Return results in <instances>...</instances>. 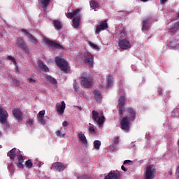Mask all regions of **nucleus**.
<instances>
[{
    "label": "nucleus",
    "mask_w": 179,
    "mask_h": 179,
    "mask_svg": "<svg viewBox=\"0 0 179 179\" xmlns=\"http://www.w3.org/2000/svg\"><path fill=\"white\" fill-rule=\"evenodd\" d=\"M82 9L77 8L73 10L72 13H66V16L68 19H73V27L78 29L80 23V11ZM74 17V18H73Z\"/></svg>",
    "instance_id": "f257e3e1"
},
{
    "label": "nucleus",
    "mask_w": 179,
    "mask_h": 179,
    "mask_svg": "<svg viewBox=\"0 0 179 179\" xmlns=\"http://www.w3.org/2000/svg\"><path fill=\"white\" fill-rule=\"evenodd\" d=\"M8 111L3 108H0V122L4 129H8Z\"/></svg>",
    "instance_id": "f03ea898"
},
{
    "label": "nucleus",
    "mask_w": 179,
    "mask_h": 179,
    "mask_svg": "<svg viewBox=\"0 0 179 179\" xmlns=\"http://www.w3.org/2000/svg\"><path fill=\"white\" fill-rule=\"evenodd\" d=\"M106 117L103 116L102 115L100 116L99 114V112L96 110L92 111V120L94 122L97 124L98 127L101 128V127H103V124H104V120Z\"/></svg>",
    "instance_id": "7ed1b4c3"
},
{
    "label": "nucleus",
    "mask_w": 179,
    "mask_h": 179,
    "mask_svg": "<svg viewBox=\"0 0 179 179\" xmlns=\"http://www.w3.org/2000/svg\"><path fill=\"white\" fill-rule=\"evenodd\" d=\"M7 156L11 159V160H14V159H17L18 162H22L23 156L22 154H20V150L16 149V148H13L11 150H10Z\"/></svg>",
    "instance_id": "20e7f679"
},
{
    "label": "nucleus",
    "mask_w": 179,
    "mask_h": 179,
    "mask_svg": "<svg viewBox=\"0 0 179 179\" xmlns=\"http://www.w3.org/2000/svg\"><path fill=\"white\" fill-rule=\"evenodd\" d=\"M55 62L57 65L58 67L62 69L64 72L66 73L68 72V62L65 61V59L59 57H55Z\"/></svg>",
    "instance_id": "39448f33"
},
{
    "label": "nucleus",
    "mask_w": 179,
    "mask_h": 179,
    "mask_svg": "<svg viewBox=\"0 0 179 179\" xmlns=\"http://www.w3.org/2000/svg\"><path fill=\"white\" fill-rule=\"evenodd\" d=\"M80 80L82 86H84V87H87V89H90V87L93 86V80L90 77L82 76L80 78Z\"/></svg>",
    "instance_id": "423d86ee"
},
{
    "label": "nucleus",
    "mask_w": 179,
    "mask_h": 179,
    "mask_svg": "<svg viewBox=\"0 0 179 179\" xmlns=\"http://www.w3.org/2000/svg\"><path fill=\"white\" fill-rule=\"evenodd\" d=\"M155 174H156L155 166L150 165L146 168L145 179H153L155 178Z\"/></svg>",
    "instance_id": "0eeeda50"
},
{
    "label": "nucleus",
    "mask_w": 179,
    "mask_h": 179,
    "mask_svg": "<svg viewBox=\"0 0 179 179\" xmlns=\"http://www.w3.org/2000/svg\"><path fill=\"white\" fill-rule=\"evenodd\" d=\"M84 62L89 65L90 67L93 66V62L94 60V57L89 52H85L83 54Z\"/></svg>",
    "instance_id": "6e6552de"
},
{
    "label": "nucleus",
    "mask_w": 179,
    "mask_h": 179,
    "mask_svg": "<svg viewBox=\"0 0 179 179\" xmlns=\"http://www.w3.org/2000/svg\"><path fill=\"white\" fill-rule=\"evenodd\" d=\"M125 97L122 96L119 99L118 107H119V114L121 118L124 116V111H125Z\"/></svg>",
    "instance_id": "1a4fd4ad"
},
{
    "label": "nucleus",
    "mask_w": 179,
    "mask_h": 179,
    "mask_svg": "<svg viewBox=\"0 0 179 179\" xmlns=\"http://www.w3.org/2000/svg\"><path fill=\"white\" fill-rule=\"evenodd\" d=\"M129 122H131V120H129V117H123L120 122V128L123 131H129Z\"/></svg>",
    "instance_id": "9d476101"
},
{
    "label": "nucleus",
    "mask_w": 179,
    "mask_h": 179,
    "mask_svg": "<svg viewBox=\"0 0 179 179\" xmlns=\"http://www.w3.org/2000/svg\"><path fill=\"white\" fill-rule=\"evenodd\" d=\"M65 107H66V104H65V101H62V103H56V110L59 115H62V114H64V112L65 111Z\"/></svg>",
    "instance_id": "9b49d317"
},
{
    "label": "nucleus",
    "mask_w": 179,
    "mask_h": 179,
    "mask_svg": "<svg viewBox=\"0 0 179 179\" xmlns=\"http://www.w3.org/2000/svg\"><path fill=\"white\" fill-rule=\"evenodd\" d=\"M108 27V24H107V21L101 22L99 25L96 27L95 33L96 34H99L100 31H102V30H106Z\"/></svg>",
    "instance_id": "f8f14e48"
},
{
    "label": "nucleus",
    "mask_w": 179,
    "mask_h": 179,
    "mask_svg": "<svg viewBox=\"0 0 179 179\" xmlns=\"http://www.w3.org/2000/svg\"><path fill=\"white\" fill-rule=\"evenodd\" d=\"M52 167L55 169V170L59 172L64 171V170L66 169V166H65V165L61 162H55L52 164Z\"/></svg>",
    "instance_id": "ddd939ff"
},
{
    "label": "nucleus",
    "mask_w": 179,
    "mask_h": 179,
    "mask_svg": "<svg viewBox=\"0 0 179 179\" xmlns=\"http://www.w3.org/2000/svg\"><path fill=\"white\" fill-rule=\"evenodd\" d=\"M78 137L79 142H81L84 146H87V138H86V136L85 134H83V132H78Z\"/></svg>",
    "instance_id": "4468645a"
},
{
    "label": "nucleus",
    "mask_w": 179,
    "mask_h": 179,
    "mask_svg": "<svg viewBox=\"0 0 179 179\" xmlns=\"http://www.w3.org/2000/svg\"><path fill=\"white\" fill-rule=\"evenodd\" d=\"M13 114L17 121H22L23 120V114H22V111L19 109H14L13 111Z\"/></svg>",
    "instance_id": "2eb2a0df"
},
{
    "label": "nucleus",
    "mask_w": 179,
    "mask_h": 179,
    "mask_svg": "<svg viewBox=\"0 0 179 179\" xmlns=\"http://www.w3.org/2000/svg\"><path fill=\"white\" fill-rule=\"evenodd\" d=\"M45 114V110H41L37 115L38 121L39 124H41L42 125H45V120H44Z\"/></svg>",
    "instance_id": "dca6fc26"
},
{
    "label": "nucleus",
    "mask_w": 179,
    "mask_h": 179,
    "mask_svg": "<svg viewBox=\"0 0 179 179\" xmlns=\"http://www.w3.org/2000/svg\"><path fill=\"white\" fill-rule=\"evenodd\" d=\"M22 33H24V36L28 37V38H29V40H31L32 41V43H34V44H37V40H36L35 38L34 37V36L31 35L30 33H29V31H27V30L22 29Z\"/></svg>",
    "instance_id": "f3484780"
},
{
    "label": "nucleus",
    "mask_w": 179,
    "mask_h": 179,
    "mask_svg": "<svg viewBox=\"0 0 179 179\" xmlns=\"http://www.w3.org/2000/svg\"><path fill=\"white\" fill-rule=\"evenodd\" d=\"M38 66H39V68H41L43 72H50V69H48V66H47V65H45V64H44V62L41 60L38 62Z\"/></svg>",
    "instance_id": "a211bd4d"
},
{
    "label": "nucleus",
    "mask_w": 179,
    "mask_h": 179,
    "mask_svg": "<svg viewBox=\"0 0 179 179\" xmlns=\"http://www.w3.org/2000/svg\"><path fill=\"white\" fill-rule=\"evenodd\" d=\"M150 27V18H147L143 21L142 30H149Z\"/></svg>",
    "instance_id": "6ab92c4d"
},
{
    "label": "nucleus",
    "mask_w": 179,
    "mask_h": 179,
    "mask_svg": "<svg viewBox=\"0 0 179 179\" xmlns=\"http://www.w3.org/2000/svg\"><path fill=\"white\" fill-rule=\"evenodd\" d=\"M128 113L129 114L130 117H129V121H134L135 120V117L136 115V113L134 109L131 108H127Z\"/></svg>",
    "instance_id": "aec40b11"
},
{
    "label": "nucleus",
    "mask_w": 179,
    "mask_h": 179,
    "mask_svg": "<svg viewBox=\"0 0 179 179\" xmlns=\"http://www.w3.org/2000/svg\"><path fill=\"white\" fill-rule=\"evenodd\" d=\"M90 8H92V9H94L95 10L96 9H99V8H100V4H99V1H94V0H92L90 2Z\"/></svg>",
    "instance_id": "412c9836"
},
{
    "label": "nucleus",
    "mask_w": 179,
    "mask_h": 179,
    "mask_svg": "<svg viewBox=\"0 0 179 179\" xmlns=\"http://www.w3.org/2000/svg\"><path fill=\"white\" fill-rule=\"evenodd\" d=\"M104 179H118V175L115 172H110Z\"/></svg>",
    "instance_id": "4be33fe9"
},
{
    "label": "nucleus",
    "mask_w": 179,
    "mask_h": 179,
    "mask_svg": "<svg viewBox=\"0 0 179 179\" xmlns=\"http://www.w3.org/2000/svg\"><path fill=\"white\" fill-rule=\"evenodd\" d=\"M94 99L96 100L98 103H100V101H101V93H100V92H99L98 90H94Z\"/></svg>",
    "instance_id": "5701e85b"
},
{
    "label": "nucleus",
    "mask_w": 179,
    "mask_h": 179,
    "mask_svg": "<svg viewBox=\"0 0 179 179\" xmlns=\"http://www.w3.org/2000/svg\"><path fill=\"white\" fill-rule=\"evenodd\" d=\"M51 0H38V4L41 5L42 8H45L48 6Z\"/></svg>",
    "instance_id": "b1692460"
},
{
    "label": "nucleus",
    "mask_w": 179,
    "mask_h": 179,
    "mask_svg": "<svg viewBox=\"0 0 179 179\" xmlns=\"http://www.w3.org/2000/svg\"><path fill=\"white\" fill-rule=\"evenodd\" d=\"M114 78L111 76H108V79L106 81L107 87H112L114 83Z\"/></svg>",
    "instance_id": "393cba45"
},
{
    "label": "nucleus",
    "mask_w": 179,
    "mask_h": 179,
    "mask_svg": "<svg viewBox=\"0 0 179 179\" xmlns=\"http://www.w3.org/2000/svg\"><path fill=\"white\" fill-rule=\"evenodd\" d=\"M53 24L56 30H61V29L62 28V24L59 20H54Z\"/></svg>",
    "instance_id": "a878e982"
},
{
    "label": "nucleus",
    "mask_w": 179,
    "mask_h": 179,
    "mask_svg": "<svg viewBox=\"0 0 179 179\" xmlns=\"http://www.w3.org/2000/svg\"><path fill=\"white\" fill-rule=\"evenodd\" d=\"M45 78L48 82H50V83H52V85H57V80L55 78L50 76H45Z\"/></svg>",
    "instance_id": "bb28decb"
},
{
    "label": "nucleus",
    "mask_w": 179,
    "mask_h": 179,
    "mask_svg": "<svg viewBox=\"0 0 179 179\" xmlns=\"http://www.w3.org/2000/svg\"><path fill=\"white\" fill-rule=\"evenodd\" d=\"M89 125H90V127L88 128V132H90L91 135H96V129H94V126L90 123Z\"/></svg>",
    "instance_id": "cd10ccee"
},
{
    "label": "nucleus",
    "mask_w": 179,
    "mask_h": 179,
    "mask_svg": "<svg viewBox=\"0 0 179 179\" xmlns=\"http://www.w3.org/2000/svg\"><path fill=\"white\" fill-rule=\"evenodd\" d=\"M50 50H53L54 51H58V50H64L63 45H50L49 46Z\"/></svg>",
    "instance_id": "c85d7f7f"
},
{
    "label": "nucleus",
    "mask_w": 179,
    "mask_h": 179,
    "mask_svg": "<svg viewBox=\"0 0 179 179\" xmlns=\"http://www.w3.org/2000/svg\"><path fill=\"white\" fill-rule=\"evenodd\" d=\"M100 146H101V142L100 141L96 140L94 141V149H96V150H99V149H100Z\"/></svg>",
    "instance_id": "c756f323"
},
{
    "label": "nucleus",
    "mask_w": 179,
    "mask_h": 179,
    "mask_svg": "<svg viewBox=\"0 0 179 179\" xmlns=\"http://www.w3.org/2000/svg\"><path fill=\"white\" fill-rule=\"evenodd\" d=\"M44 41L45 44H47L48 45H59V44L56 43L55 42L51 41L48 38H45Z\"/></svg>",
    "instance_id": "7c9ffc66"
},
{
    "label": "nucleus",
    "mask_w": 179,
    "mask_h": 179,
    "mask_svg": "<svg viewBox=\"0 0 179 179\" xmlns=\"http://www.w3.org/2000/svg\"><path fill=\"white\" fill-rule=\"evenodd\" d=\"M113 143L114 145H113V149H115V146L120 143V138L119 137H114L113 139Z\"/></svg>",
    "instance_id": "2f4dec72"
},
{
    "label": "nucleus",
    "mask_w": 179,
    "mask_h": 179,
    "mask_svg": "<svg viewBox=\"0 0 179 179\" xmlns=\"http://www.w3.org/2000/svg\"><path fill=\"white\" fill-rule=\"evenodd\" d=\"M119 45H129V41L128 39H123L119 42Z\"/></svg>",
    "instance_id": "473e14b6"
},
{
    "label": "nucleus",
    "mask_w": 179,
    "mask_h": 179,
    "mask_svg": "<svg viewBox=\"0 0 179 179\" xmlns=\"http://www.w3.org/2000/svg\"><path fill=\"white\" fill-rule=\"evenodd\" d=\"M56 135L58 138H64L65 136V132H62L60 130L56 131Z\"/></svg>",
    "instance_id": "72a5a7b5"
},
{
    "label": "nucleus",
    "mask_w": 179,
    "mask_h": 179,
    "mask_svg": "<svg viewBox=\"0 0 179 179\" xmlns=\"http://www.w3.org/2000/svg\"><path fill=\"white\" fill-rule=\"evenodd\" d=\"M129 48H131V46L129 45H119L120 51H124V50H129Z\"/></svg>",
    "instance_id": "f704fd0d"
},
{
    "label": "nucleus",
    "mask_w": 179,
    "mask_h": 179,
    "mask_svg": "<svg viewBox=\"0 0 179 179\" xmlns=\"http://www.w3.org/2000/svg\"><path fill=\"white\" fill-rule=\"evenodd\" d=\"M17 45H24V41L22 38H17Z\"/></svg>",
    "instance_id": "c9c22d12"
},
{
    "label": "nucleus",
    "mask_w": 179,
    "mask_h": 179,
    "mask_svg": "<svg viewBox=\"0 0 179 179\" xmlns=\"http://www.w3.org/2000/svg\"><path fill=\"white\" fill-rule=\"evenodd\" d=\"M25 165L27 169H31L33 167V162H31V160H27L25 163Z\"/></svg>",
    "instance_id": "e433bc0d"
},
{
    "label": "nucleus",
    "mask_w": 179,
    "mask_h": 179,
    "mask_svg": "<svg viewBox=\"0 0 179 179\" xmlns=\"http://www.w3.org/2000/svg\"><path fill=\"white\" fill-rule=\"evenodd\" d=\"M7 59H8V61H11V62H13V64H14V65H15L16 66L17 63H16V59H15V57L12 56H8Z\"/></svg>",
    "instance_id": "4c0bfd02"
},
{
    "label": "nucleus",
    "mask_w": 179,
    "mask_h": 179,
    "mask_svg": "<svg viewBox=\"0 0 179 179\" xmlns=\"http://www.w3.org/2000/svg\"><path fill=\"white\" fill-rule=\"evenodd\" d=\"M177 41H178L177 39H172L168 43V45H177Z\"/></svg>",
    "instance_id": "58836bf2"
},
{
    "label": "nucleus",
    "mask_w": 179,
    "mask_h": 179,
    "mask_svg": "<svg viewBox=\"0 0 179 179\" xmlns=\"http://www.w3.org/2000/svg\"><path fill=\"white\" fill-rule=\"evenodd\" d=\"M12 81L15 86H20V82H19V80H17V79L13 78Z\"/></svg>",
    "instance_id": "ea45409f"
},
{
    "label": "nucleus",
    "mask_w": 179,
    "mask_h": 179,
    "mask_svg": "<svg viewBox=\"0 0 179 179\" xmlns=\"http://www.w3.org/2000/svg\"><path fill=\"white\" fill-rule=\"evenodd\" d=\"M23 161H24V159H23V157H22V161H18L19 162V163L18 164H17V167L19 168V169H23L24 168V166H23Z\"/></svg>",
    "instance_id": "a19ab883"
},
{
    "label": "nucleus",
    "mask_w": 179,
    "mask_h": 179,
    "mask_svg": "<svg viewBox=\"0 0 179 179\" xmlns=\"http://www.w3.org/2000/svg\"><path fill=\"white\" fill-rule=\"evenodd\" d=\"M20 48L22 50H23L24 51H25V52H29V48H27V46L26 45H23V46H20Z\"/></svg>",
    "instance_id": "79ce46f5"
},
{
    "label": "nucleus",
    "mask_w": 179,
    "mask_h": 179,
    "mask_svg": "<svg viewBox=\"0 0 179 179\" xmlns=\"http://www.w3.org/2000/svg\"><path fill=\"white\" fill-rule=\"evenodd\" d=\"M29 83L33 85L34 83H36V79L33 78H28Z\"/></svg>",
    "instance_id": "37998d69"
},
{
    "label": "nucleus",
    "mask_w": 179,
    "mask_h": 179,
    "mask_svg": "<svg viewBox=\"0 0 179 179\" xmlns=\"http://www.w3.org/2000/svg\"><path fill=\"white\" fill-rule=\"evenodd\" d=\"M92 50H95L96 51H99L100 50V48L99 45H91Z\"/></svg>",
    "instance_id": "c03bdc74"
},
{
    "label": "nucleus",
    "mask_w": 179,
    "mask_h": 179,
    "mask_svg": "<svg viewBox=\"0 0 179 179\" xmlns=\"http://www.w3.org/2000/svg\"><path fill=\"white\" fill-rule=\"evenodd\" d=\"M27 124H28V125H30V127H31V125H33V124H34L33 119H30V120H27Z\"/></svg>",
    "instance_id": "a18cd8bd"
},
{
    "label": "nucleus",
    "mask_w": 179,
    "mask_h": 179,
    "mask_svg": "<svg viewBox=\"0 0 179 179\" xmlns=\"http://www.w3.org/2000/svg\"><path fill=\"white\" fill-rule=\"evenodd\" d=\"M73 87H74L75 90H78V84L76 83V80H74Z\"/></svg>",
    "instance_id": "49530a36"
},
{
    "label": "nucleus",
    "mask_w": 179,
    "mask_h": 179,
    "mask_svg": "<svg viewBox=\"0 0 179 179\" xmlns=\"http://www.w3.org/2000/svg\"><path fill=\"white\" fill-rule=\"evenodd\" d=\"M129 163H132V161H131V160H125L124 162V164H129Z\"/></svg>",
    "instance_id": "de8ad7c7"
},
{
    "label": "nucleus",
    "mask_w": 179,
    "mask_h": 179,
    "mask_svg": "<svg viewBox=\"0 0 179 179\" xmlns=\"http://www.w3.org/2000/svg\"><path fill=\"white\" fill-rule=\"evenodd\" d=\"M176 176L179 178V165H178V166L176 169Z\"/></svg>",
    "instance_id": "09e8293b"
},
{
    "label": "nucleus",
    "mask_w": 179,
    "mask_h": 179,
    "mask_svg": "<svg viewBox=\"0 0 179 179\" xmlns=\"http://www.w3.org/2000/svg\"><path fill=\"white\" fill-rule=\"evenodd\" d=\"M62 126L63 127H68V122H66V121L63 122Z\"/></svg>",
    "instance_id": "8fccbe9b"
},
{
    "label": "nucleus",
    "mask_w": 179,
    "mask_h": 179,
    "mask_svg": "<svg viewBox=\"0 0 179 179\" xmlns=\"http://www.w3.org/2000/svg\"><path fill=\"white\" fill-rule=\"evenodd\" d=\"M163 92V90H162L161 88L158 89V94H162V92Z\"/></svg>",
    "instance_id": "3c124183"
},
{
    "label": "nucleus",
    "mask_w": 179,
    "mask_h": 179,
    "mask_svg": "<svg viewBox=\"0 0 179 179\" xmlns=\"http://www.w3.org/2000/svg\"><path fill=\"white\" fill-rule=\"evenodd\" d=\"M122 170L123 171H127V169H125V166H124V165L122 166Z\"/></svg>",
    "instance_id": "603ef678"
},
{
    "label": "nucleus",
    "mask_w": 179,
    "mask_h": 179,
    "mask_svg": "<svg viewBox=\"0 0 179 179\" xmlns=\"http://www.w3.org/2000/svg\"><path fill=\"white\" fill-rule=\"evenodd\" d=\"M161 3H166L167 2V0H160Z\"/></svg>",
    "instance_id": "864d4df0"
},
{
    "label": "nucleus",
    "mask_w": 179,
    "mask_h": 179,
    "mask_svg": "<svg viewBox=\"0 0 179 179\" xmlns=\"http://www.w3.org/2000/svg\"><path fill=\"white\" fill-rule=\"evenodd\" d=\"M89 45H96L95 44H93L92 42L89 41L88 42Z\"/></svg>",
    "instance_id": "5fc2aeb1"
},
{
    "label": "nucleus",
    "mask_w": 179,
    "mask_h": 179,
    "mask_svg": "<svg viewBox=\"0 0 179 179\" xmlns=\"http://www.w3.org/2000/svg\"><path fill=\"white\" fill-rule=\"evenodd\" d=\"M148 0H141L142 2H148Z\"/></svg>",
    "instance_id": "6e6d98bb"
},
{
    "label": "nucleus",
    "mask_w": 179,
    "mask_h": 179,
    "mask_svg": "<svg viewBox=\"0 0 179 179\" xmlns=\"http://www.w3.org/2000/svg\"><path fill=\"white\" fill-rule=\"evenodd\" d=\"M80 110H82V108L81 107H78Z\"/></svg>",
    "instance_id": "4d7b16f0"
},
{
    "label": "nucleus",
    "mask_w": 179,
    "mask_h": 179,
    "mask_svg": "<svg viewBox=\"0 0 179 179\" xmlns=\"http://www.w3.org/2000/svg\"><path fill=\"white\" fill-rule=\"evenodd\" d=\"M177 17H179V13H178Z\"/></svg>",
    "instance_id": "13d9d810"
},
{
    "label": "nucleus",
    "mask_w": 179,
    "mask_h": 179,
    "mask_svg": "<svg viewBox=\"0 0 179 179\" xmlns=\"http://www.w3.org/2000/svg\"><path fill=\"white\" fill-rule=\"evenodd\" d=\"M169 49L171 48V46H169Z\"/></svg>",
    "instance_id": "bf43d9fd"
},
{
    "label": "nucleus",
    "mask_w": 179,
    "mask_h": 179,
    "mask_svg": "<svg viewBox=\"0 0 179 179\" xmlns=\"http://www.w3.org/2000/svg\"><path fill=\"white\" fill-rule=\"evenodd\" d=\"M178 50H179V46L177 48Z\"/></svg>",
    "instance_id": "052dcab7"
},
{
    "label": "nucleus",
    "mask_w": 179,
    "mask_h": 179,
    "mask_svg": "<svg viewBox=\"0 0 179 179\" xmlns=\"http://www.w3.org/2000/svg\"><path fill=\"white\" fill-rule=\"evenodd\" d=\"M1 148H2V145H0V149H1Z\"/></svg>",
    "instance_id": "680f3d73"
},
{
    "label": "nucleus",
    "mask_w": 179,
    "mask_h": 179,
    "mask_svg": "<svg viewBox=\"0 0 179 179\" xmlns=\"http://www.w3.org/2000/svg\"><path fill=\"white\" fill-rule=\"evenodd\" d=\"M173 48H174V50H175L176 47H173Z\"/></svg>",
    "instance_id": "e2e57ef3"
},
{
    "label": "nucleus",
    "mask_w": 179,
    "mask_h": 179,
    "mask_svg": "<svg viewBox=\"0 0 179 179\" xmlns=\"http://www.w3.org/2000/svg\"><path fill=\"white\" fill-rule=\"evenodd\" d=\"M0 135H1V133H0Z\"/></svg>",
    "instance_id": "0e129e2a"
}]
</instances>
